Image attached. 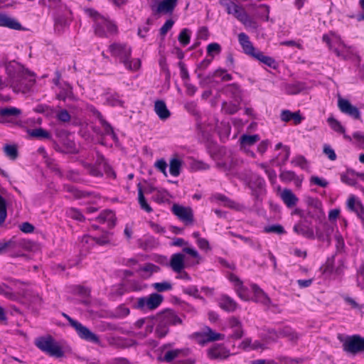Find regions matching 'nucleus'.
I'll return each mask as SVG.
<instances>
[{"mask_svg": "<svg viewBox=\"0 0 364 364\" xmlns=\"http://www.w3.org/2000/svg\"><path fill=\"white\" fill-rule=\"evenodd\" d=\"M5 68L10 86L15 92L25 94L30 91L36 82L33 73L16 61L6 63Z\"/></svg>", "mask_w": 364, "mask_h": 364, "instance_id": "1", "label": "nucleus"}, {"mask_svg": "<svg viewBox=\"0 0 364 364\" xmlns=\"http://www.w3.org/2000/svg\"><path fill=\"white\" fill-rule=\"evenodd\" d=\"M111 55L119 58V62L131 71L137 70L141 66V60L139 58L130 59L132 49L127 44L112 43L109 47Z\"/></svg>", "mask_w": 364, "mask_h": 364, "instance_id": "2", "label": "nucleus"}, {"mask_svg": "<svg viewBox=\"0 0 364 364\" xmlns=\"http://www.w3.org/2000/svg\"><path fill=\"white\" fill-rule=\"evenodd\" d=\"M156 321L158 323L156 328V333L159 338L164 337L168 333L170 325L182 323V319L178 316L174 311L171 309H166L158 314Z\"/></svg>", "mask_w": 364, "mask_h": 364, "instance_id": "3", "label": "nucleus"}, {"mask_svg": "<svg viewBox=\"0 0 364 364\" xmlns=\"http://www.w3.org/2000/svg\"><path fill=\"white\" fill-rule=\"evenodd\" d=\"M85 12L95 21V33L99 37H105L106 32L110 33H117V28L115 24L107 20L105 16L99 14L96 10L87 8Z\"/></svg>", "mask_w": 364, "mask_h": 364, "instance_id": "4", "label": "nucleus"}, {"mask_svg": "<svg viewBox=\"0 0 364 364\" xmlns=\"http://www.w3.org/2000/svg\"><path fill=\"white\" fill-rule=\"evenodd\" d=\"M220 4L225 7L228 14L232 15L244 26L257 28L256 22L248 15L242 6L230 0H220Z\"/></svg>", "mask_w": 364, "mask_h": 364, "instance_id": "5", "label": "nucleus"}, {"mask_svg": "<svg viewBox=\"0 0 364 364\" xmlns=\"http://www.w3.org/2000/svg\"><path fill=\"white\" fill-rule=\"evenodd\" d=\"M35 345L43 352L50 356L61 358L64 352L60 346L51 336H41L36 339Z\"/></svg>", "mask_w": 364, "mask_h": 364, "instance_id": "6", "label": "nucleus"}, {"mask_svg": "<svg viewBox=\"0 0 364 364\" xmlns=\"http://www.w3.org/2000/svg\"><path fill=\"white\" fill-rule=\"evenodd\" d=\"M163 300L164 296L162 295L153 293L148 296L138 298L134 306L135 309L141 311L154 310L161 305Z\"/></svg>", "mask_w": 364, "mask_h": 364, "instance_id": "7", "label": "nucleus"}, {"mask_svg": "<svg viewBox=\"0 0 364 364\" xmlns=\"http://www.w3.org/2000/svg\"><path fill=\"white\" fill-rule=\"evenodd\" d=\"M343 350L355 355L364 352V338L359 335L348 337L343 344Z\"/></svg>", "mask_w": 364, "mask_h": 364, "instance_id": "8", "label": "nucleus"}, {"mask_svg": "<svg viewBox=\"0 0 364 364\" xmlns=\"http://www.w3.org/2000/svg\"><path fill=\"white\" fill-rule=\"evenodd\" d=\"M70 321L72 322L71 326L75 329L80 338L93 343H100V341L99 337L95 333H92L88 328L82 325L75 320H71Z\"/></svg>", "mask_w": 364, "mask_h": 364, "instance_id": "9", "label": "nucleus"}, {"mask_svg": "<svg viewBox=\"0 0 364 364\" xmlns=\"http://www.w3.org/2000/svg\"><path fill=\"white\" fill-rule=\"evenodd\" d=\"M172 212L186 225L192 224L193 222V213L190 207H184L178 204L172 206Z\"/></svg>", "mask_w": 364, "mask_h": 364, "instance_id": "10", "label": "nucleus"}, {"mask_svg": "<svg viewBox=\"0 0 364 364\" xmlns=\"http://www.w3.org/2000/svg\"><path fill=\"white\" fill-rule=\"evenodd\" d=\"M338 107L341 112L349 115L355 119H360V112L359 109L353 106L348 100L339 97Z\"/></svg>", "mask_w": 364, "mask_h": 364, "instance_id": "11", "label": "nucleus"}, {"mask_svg": "<svg viewBox=\"0 0 364 364\" xmlns=\"http://www.w3.org/2000/svg\"><path fill=\"white\" fill-rule=\"evenodd\" d=\"M208 355L212 360H224L230 355V353L223 344H215L208 349Z\"/></svg>", "mask_w": 364, "mask_h": 364, "instance_id": "12", "label": "nucleus"}, {"mask_svg": "<svg viewBox=\"0 0 364 364\" xmlns=\"http://www.w3.org/2000/svg\"><path fill=\"white\" fill-rule=\"evenodd\" d=\"M90 110L93 114L99 119L100 124L104 129V134L105 135H110L114 141H118V136L114 132L113 127L108 122L104 119L101 112L95 107L92 108Z\"/></svg>", "mask_w": 364, "mask_h": 364, "instance_id": "13", "label": "nucleus"}, {"mask_svg": "<svg viewBox=\"0 0 364 364\" xmlns=\"http://www.w3.org/2000/svg\"><path fill=\"white\" fill-rule=\"evenodd\" d=\"M0 26L6 27L16 31H21L23 29L21 24L16 18L4 13H0Z\"/></svg>", "mask_w": 364, "mask_h": 364, "instance_id": "14", "label": "nucleus"}, {"mask_svg": "<svg viewBox=\"0 0 364 364\" xmlns=\"http://www.w3.org/2000/svg\"><path fill=\"white\" fill-rule=\"evenodd\" d=\"M238 41L242 48L244 53L252 57L257 51L250 41L249 36L245 33L238 34Z\"/></svg>", "mask_w": 364, "mask_h": 364, "instance_id": "15", "label": "nucleus"}, {"mask_svg": "<svg viewBox=\"0 0 364 364\" xmlns=\"http://www.w3.org/2000/svg\"><path fill=\"white\" fill-rule=\"evenodd\" d=\"M185 256L182 253H175L171 257L169 266L176 273L182 272L185 268Z\"/></svg>", "mask_w": 364, "mask_h": 364, "instance_id": "16", "label": "nucleus"}, {"mask_svg": "<svg viewBox=\"0 0 364 364\" xmlns=\"http://www.w3.org/2000/svg\"><path fill=\"white\" fill-rule=\"evenodd\" d=\"M270 333L275 334L277 338H287L289 341L291 342H296L299 338V335L289 327H284L277 331L272 329Z\"/></svg>", "mask_w": 364, "mask_h": 364, "instance_id": "17", "label": "nucleus"}, {"mask_svg": "<svg viewBox=\"0 0 364 364\" xmlns=\"http://www.w3.org/2000/svg\"><path fill=\"white\" fill-rule=\"evenodd\" d=\"M279 178L282 181L289 183L294 181L296 186L299 187L301 185L303 178H300L293 171H282L279 174Z\"/></svg>", "mask_w": 364, "mask_h": 364, "instance_id": "18", "label": "nucleus"}, {"mask_svg": "<svg viewBox=\"0 0 364 364\" xmlns=\"http://www.w3.org/2000/svg\"><path fill=\"white\" fill-rule=\"evenodd\" d=\"M280 117L282 121L287 122L290 120H293L294 124L297 125L301 124L304 117L300 114V112L297 111L295 112H291L289 109H284L282 111Z\"/></svg>", "mask_w": 364, "mask_h": 364, "instance_id": "19", "label": "nucleus"}, {"mask_svg": "<svg viewBox=\"0 0 364 364\" xmlns=\"http://www.w3.org/2000/svg\"><path fill=\"white\" fill-rule=\"evenodd\" d=\"M154 112L161 120H166L171 116V112L163 100H158L155 102Z\"/></svg>", "mask_w": 364, "mask_h": 364, "instance_id": "20", "label": "nucleus"}, {"mask_svg": "<svg viewBox=\"0 0 364 364\" xmlns=\"http://www.w3.org/2000/svg\"><path fill=\"white\" fill-rule=\"evenodd\" d=\"M252 289L254 292V299L256 302H259L267 306H269L271 300L262 289L257 284H252Z\"/></svg>", "mask_w": 364, "mask_h": 364, "instance_id": "21", "label": "nucleus"}, {"mask_svg": "<svg viewBox=\"0 0 364 364\" xmlns=\"http://www.w3.org/2000/svg\"><path fill=\"white\" fill-rule=\"evenodd\" d=\"M280 196L284 203L289 208L295 206L299 201V198L290 189H284Z\"/></svg>", "mask_w": 364, "mask_h": 364, "instance_id": "22", "label": "nucleus"}, {"mask_svg": "<svg viewBox=\"0 0 364 364\" xmlns=\"http://www.w3.org/2000/svg\"><path fill=\"white\" fill-rule=\"evenodd\" d=\"M178 0H162L157 6L156 12L160 14H172Z\"/></svg>", "mask_w": 364, "mask_h": 364, "instance_id": "23", "label": "nucleus"}, {"mask_svg": "<svg viewBox=\"0 0 364 364\" xmlns=\"http://www.w3.org/2000/svg\"><path fill=\"white\" fill-rule=\"evenodd\" d=\"M294 231L300 235L309 239L314 238V232L311 228L304 225L301 223H299L294 225L293 228Z\"/></svg>", "mask_w": 364, "mask_h": 364, "instance_id": "24", "label": "nucleus"}, {"mask_svg": "<svg viewBox=\"0 0 364 364\" xmlns=\"http://www.w3.org/2000/svg\"><path fill=\"white\" fill-rule=\"evenodd\" d=\"M219 306L227 311H234L237 307V303L230 296L223 295L219 300Z\"/></svg>", "mask_w": 364, "mask_h": 364, "instance_id": "25", "label": "nucleus"}, {"mask_svg": "<svg viewBox=\"0 0 364 364\" xmlns=\"http://www.w3.org/2000/svg\"><path fill=\"white\" fill-rule=\"evenodd\" d=\"M99 223H107L109 228H112L115 225V215L112 210H105L97 218Z\"/></svg>", "mask_w": 364, "mask_h": 364, "instance_id": "26", "label": "nucleus"}, {"mask_svg": "<svg viewBox=\"0 0 364 364\" xmlns=\"http://www.w3.org/2000/svg\"><path fill=\"white\" fill-rule=\"evenodd\" d=\"M259 140V136L258 134H253V135L243 134L240 136V139L241 149H242L244 151H247V148H248L250 146L254 145Z\"/></svg>", "mask_w": 364, "mask_h": 364, "instance_id": "27", "label": "nucleus"}, {"mask_svg": "<svg viewBox=\"0 0 364 364\" xmlns=\"http://www.w3.org/2000/svg\"><path fill=\"white\" fill-rule=\"evenodd\" d=\"M252 58L272 68H276L277 65L276 60L273 58L264 55V53L259 50H257Z\"/></svg>", "mask_w": 364, "mask_h": 364, "instance_id": "28", "label": "nucleus"}, {"mask_svg": "<svg viewBox=\"0 0 364 364\" xmlns=\"http://www.w3.org/2000/svg\"><path fill=\"white\" fill-rule=\"evenodd\" d=\"M225 335L219 333H216L213 331L210 328L207 327L203 333V343L213 342L215 341L223 340Z\"/></svg>", "mask_w": 364, "mask_h": 364, "instance_id": "29", "label": "nucleus"}, {"mask_svg": "<svg viewBox=\"0 0 364 364\" xmlns=\"http://www.w3.org/2000/svg\"><path fill=\"white\" fill-rule=\"evenodd\" d=\"M48 8L54 11V14H64L68 10L67 6L62 0H48Z\"/></svg>", "mask_w": 364, "mask_h": 364, "instance_id": "30", "label": "nucleus"}, {"mask_svg": "<svg viewBox=\"0 0 364 364\" xmlns=\"http://www.w3.org/2000/svg\"><path fill=\"white\" fill-rule=\"evenodd\" d=\"M347 208L350 210L356 213L358 215L363 210L364 207L359 200H356L355 198L352 196L347 200Z\"/></svg>", "mask_w": 364, "mask_h": 364, "instance_id": "31", "label": "nucleus"}, {"mask_svg": "<svg viewBox=\"0 0 364 364\" xmlns=\"http://www.w3.org/2000/svg\"><path fill=\"white\" fill-rule=\"evenodd\" d=\"M28 134L38 139H51L52 136L49 132L43 128H36L28 131Z\"/></svg>", "mask_w": 364, "mask_h": 364, "instance_id": "32", "label": "nucleus"}, {"mask_svg": "<svg viewBox=\"0 0 364 364\" xmlns=\"http://www.w3.org/2000/svg\"><path fill=\"white\" fill-rule=\"evenodd\" d=\"M183 161L178 158H173L169 161V172L173 176H178L181 173Z\"/></svg>", "mask_w": 364, "mask_h": 364, "instance_id": "33", "label": "nucleus"}, {"mask_svg": "<svg viewBox=\"0 0 364 364\" xmlns=\"http://www.w3.org/2000/svg\"><path fill=\"white\" fill-rule=\"evenodd\" d=\"M138 201L139 204L140 205V208L145 210L146 213H151L153 211V209L147 203L143 193L142 188L141 186V184L139 183L138 186Z\"/></svg>", "mask_w": 364, "mask_h": 364, "instance_id": "34", "label": "nucleus"}, {"mask_svg": "<svg viewBox=\"0 0 364 364\" xmlns=\"http://www.w3.org/2000/svg\"><path fill=\"white\" fill-rule=\"evenodd\" d=\"M229 234L232 237H235L242 240L244 242L247 243L250 247L255 248L259 251L262 250V245L258 241H255L250 237H245L242 235H239L233 232H229Z\"/></svg>", "mask_w": 364, "mask_h": 364, "instance_id": "35", "label": "nucleus"}, {"mask_svg": "<svg viewBox=\"0 0 364 364\" xmlns=\"http://www.w3.org/2000/svg\"><path fill=\"white\" fill-rule=\"evenodd\" d=\"M106 102L109 105L113 107L119 106L123 107L124 105V102L122 100L121 97L117 93L107 95Z\"/></svg>", "mask_w": 364, "mask_h": 364, "instance_id": "36", "label": "nucleus"}, {"mask_svg": "<svg viewBox=\"0 0 364 364\" xmlns=\"http://www.w3.org/2000/svg\"><path fill=\"white\" fill-rule=\"evenodd\" d=\"M21 110L14 107H5L0 109V117L1 118H8L10 117L19 116Z\"/></svg>", "mask_w": 364, "mask_h": 364, "instance_id": "37", "label": "nucleus"}, {"mask_svg": "<svg viewBox=\"0 0 364 364\" xmlns=\"http://www.w3.org/2000/svg\"><path fill=\"white\" fill-rule=\"evenodd\" d=\"M354 176H356V173L354 171L350 170L348 171L346 174H342L341 179V181L345 183L346 184L350 186H355L357 185V181L354 178Z\"/></svg>", "mask_w": 364, "mask_h": 364, "instance_id": "38", "label": "nucleus"}, {"mask_svg": "<svg viewBox=\"0 0 364 364\" xmlns=\"http://www.w3.org/2000/svg\"><path fill=\"white\" fill-rule=\"evenodd\" d=\"M82 166L88 171L89 174L95 177H102V172L96 166V165L82 161Z\"/></svg>", "mask_w": 364, "mask_h": 364, "instance_id": "39", "label": "nucleus"}, {"mask_svg": "<svg viewBox=\"0 0 364 364\" xmlns=\"http://www.w3.org/2000/svg\"><path fill=\"white\" fill-rule=\"evenodd\" d=\"M0 294L4 295L6 298L11 300H14L16 298V295L13 291L12 287L4 283L0 284Z\"/></svg>", "mask_w": 364, "mask_h": 364, "instance_id": "40", "label": "nucleus"}, {"mask_svg": "<svg viewBox=\"0 0 364 364\" xmlns=\"http://www.w3.org/2000/svg\"><path fill=\"white\" fill-rule=\"evenodd\" d=\"M257 8L259 10L256 12L255 15L265 21H269V6L266 4H260Z\"/></svg>", "mask_w": 364, "mask_h": 364, "instance_id": "41", "label": "nucleus"}, {"mask_svg": "<svg viewBox=\"0 0 364 364\" xmlns=\"http://www.w3.org/2000/svg\"><path fill=\"white\" fill-rule=\"evenodd\" d=\"M182 353V350L181 349H175L168 350L165 353L163 358H160L159 360L161 361H164L166 363H171L173 361L175 358L178 357V355Z\"/></svg>", "mask_w": 364, "mask_h": 364, "instance_id": "42", "label": "nucleus"}, {"mask_svg": "<svg viewBox=\"0 0 364 364\" xmlns=\"http://www.w3.org/2000/svg\"><path fill=\"white\" fill-rule=\"evenodd\" d=\"M73 97L72 87L70 85H66L65 87L62 88L60 92L57 95V98L60 100L65 101L66 99H70Z\"/></svg>", "mask_w": 364, "mask_h": 364, "instance_id": "43", "label": "nucleus"}, {"mask_svg": "<svg viewBox=\"0 0 364 364\" xmlns=\"http://www.w3.org/2000/svg\"><path fill=\"white\" fill-rule=\"evenodd\" d=\"M224 92L233 98H237L240 95V87L235 83L229 84L225 87Z\"/></svg>", "mask_w": 364, "mask_h": 364, "instance_id": "44", "label": "nucleus"}, {"mask_svg": "<svg viewBox=\"0 0 364 364\" xmlns=\"http://www.w3.org/2000/svg\"><path fill=\"white\" fill-rule=\"evenodd\" d=\"M264 232L266 233H275L277 235H283L286 232L284 227L280 224L265 226L264 228Z\"/></svg>", "mask_w": 364, "mask_h": 364, "instance_id": "45", "label": "nucleus"}, {"mask_svg": "<svg viewBox=\"0 0 364 364\" xmlns=\"http://www.w3.org/2000/svg\"><path fill=\"white\" fill-rule=\"evenodd\" d=\"M291 163L294 166H299L302 169L306 170L308 168V161L302 155H298L293 158L292 160L291 161Z\"/></svg>", "mask_w": 364, "mask_h": 364, "instance_id": "46", "label": "nucleus"}, {"mask_svg": "<svg viewBox=\"0 0 364 364\" xmlns=\"http://www.w3.org/2000/svg\"><path fill=\"white\" fill-rule=\"evenodd\" d=\"M328 122L331 127L332 129H333L335 132L341 134L345 133V128L341 125V124L335 118L331 117L328 119Z\"/></svg>", "mask_w": 364, "mask_h": 364, "instance_id": "47", "label": "nucleus"}, {"mask_svg": "<svg viewBox=\"0 0 364 364\" xmlns=\"http://www.w3.org/2000/svg\"><path fill=\"white\" fill-rule=\"evenodd\" d=\"M226 70L223 69H218L216 70L211 75H208V78L210 79L215 77H221V80L223 81H230L232 79V77L230 74L225 73Z\"/></svg>", "mask_w": 364, "mask_h": 364, "instance_id": "48", "label": "nucleus"}, {"mask_svg": "<svg viewBox=\"0 0 364 364\" xmlns=\"http://www.w3.org/2000/svg\"><path fill=\"white\" fill-rule=\"evenodd\" d=\"M5 154L11 160H15L18 157V150L14 145H6L4 147Z\"/></svg>", "mask_w": 364, "mask_h": 364, "instance_id": "49", "label": "nucleus"}, {"mask_svg": "<svg viewBox=\"0 0 364 364\" xmlns=\"http://www.w3.org/2000/svg\"><path fill=\"white\" fill-rule=\"evenodd\" d=\"M7 217L6 201L0 195V225H1Z\"/></svg>", "mask_w": 364, "mask_h": 364, "instance_id": "50", "label": "nucleus"}, {"mask_svg": "<svg viewBox=\"0 0 364 364\" xmlns=\"http://www.w3.org/2000/svg\"><path fill=\"white\" fill-rule=\"evenodd\" d=\"M222 110L228 114H233L239 110V107L237 105L232 103H228L226 102L222 104Z\"/></svg>", "mask_w": 364, "mask_h": 364, "instance_id": "51", "label": "nucleus"}, {"mask_svg": "<svg viewBox=\"0 0 364 364\" xmlns=\"http://www.w3.org/2000/svg\"><path fill=\"white\" fill-rule=\"evenodd\" d=\"M152 286L158 292H163L172 289V284L168 282L154 283Z\"/></svg>", "mask_w": 364, "mask_h": 364, "instance_id": "52", "label": "nucleus"}, {"mask_svg": "<svg viewBox=\"0 0 364 364\" xmlns=\"http://www.w3.org/2000/svg\"><path fill=\"white\" fill-rule=\"evenodd\" d=\"M56 119L63 123L69 122L71 119V116L69 112L65 109H61L56 113Z\"/></svg>", "mask_w": 364, "mask_h": 364, "instance_id": "53", "label": "nucleus"}, {"mask_svg": "<svg viewBox=\"0 0 364 364\" xmlns=\"http://www.w3.org/2000/svg\"><path fill=\"white\" fill-rule=\"evenodd\" d=\"M73 292L75 294H77L84 297H87L90 296V289L88 287L77 285L73 287Z\"/></svg>", "mask_w": 364, "mask_h": 364, "instance_id": "54", "label": "nucleus"}, {"mask_svg": "<svg viewBox=\"0 0 364 364\" xmlns=\"http://www.w3.org/2000/svg\"><path fill=\"white\" fill-rule=\"evenodd\" d=\"M190 31L188 28H183L178 36L179 42L183 46H187L190 43Z\"/></svg>", "mask_w": 364, "mask_h": 364, "instance_id": "55", "label": "nucleus"}, {"mask_svg": "<svg viewBox=\"0 0 364 364\" xmlns=\"http://www.w3.org/2000/svg\"><path fill=\"white\" fill-rule=\"evenodd\" d=\"M68 215L73 219L83 221L85 220V217L82 214V213L76 208H71L68 210Z\"/></svg>", "mask_w": 364, "mask_h": 364, "instance_id": "56", "label": "nucleus"}, {"mask_svg": "<svg viewBox=\"0 0 364 364\" xmlns=\"http://www.w3.org/2000/svg\"><path fill=\"white\" fill-rule=\"evenodd\" d=\"M212 59H204L201 61L197 66L196 73H198V77H202V72L204 71L211 63Z\"/></svg>", "mask_w": 364, "mask_h": 364, "instance_id": "57", "label": "nucleus"}, {"mask_svg": "<svg viewBox=\"0 0 364 364\" xmlns=\"http://www.w3.org/2000/svg\"><path fill=\"white\" fill-rule=\"evenodd\" d=\"M61 14H54L55 15V26L56 29L63 28L68 23L66 18L64 16H63Z\"/></svg>", "mask_w": 364, "mask_h": 364, "instance_id": "58", "label": "nucleus"}, {"mask_svg": "<svg viewBox=\"0 0 364 364\" xmlns=\"http://www.w3.org/2000/svg\"><path fill=\"white\" fill-rule=\"evenodd\" d=\"M167 193L165 191H157L154 195L153 199L158 203H164L167 200Z\"/></svg>", "mask_w": 364, "mask_h": 364, "instance_id": "59", "label": "nucleus"}, {"mask_svg": "<svg viewBox=\"0 0 364 364\" xmlns=\"http://www.w3.org/2000/svg\"><path fill=\"white\" fill-rule=\"evenodd\" d=\"M154 166L159 171H161L165 176H167V172H166L167 163L164 159L157 160L155 162Z\"/></svg>", "mask_w": 364, "mask_h": 364, "instance_id": "60", "label": "nucleus"}, {"mask_svg": "<svg viewBox=\"0 0 364 364\" xmlns=\"http://www.w3.org/2000/svg\"><path fill=\"white\" fill-rule=\"evenodd\" d=\"M17 245V242L14 239L5 242H0V254L6 252L8 248H15Z\"/></svg>", "mask_w": 364, "mask_h": 364, "instance_id": "61", "label": "nucleus"}, {"mask_svg": "<svg viewBox=\"0 0 364 364\" xmlns=\"http://www.w3.org/2000/svg\"><path fill=\"white\" fill-rule=\"evenodd\" d=\"M251 183L254 184L259 190H262L265 186L264 180L259 176H252L251 178Z\"/></svg>", "mask_w": 364, "mask_h": 364, "instance_id": "62", "label": "nucleus"}, {"mask_svg": "<svg viewBox=\"0 0 364 364\" xmlns=\"http://www.w3.org/2000/svg\"><path fill=\"white\" fill-rule=\"evenodd\" d=\"M303 89V86L300 84H291L287 87V92L290 95H296L299 93Z\"/></svg>", "mask_w": 364, "mask_h": 364, "instance_id": "63", "label": "nucleus"}, {"mask_svg": "<svg viewBox=\"0 0 364 364\" xmlns=\"http://www.w3.org/2000/svg\"><path fill=\"white\" fill-rule=\"evenodd\" d=\"M65 177L73 182H80L81 181L79 172L74 170L68 171L65 174Z\"/></svg>", "mask_w": 364, "mask_h": 364, "instance_id": "64", "label": "nucleus"}]
</instances>
